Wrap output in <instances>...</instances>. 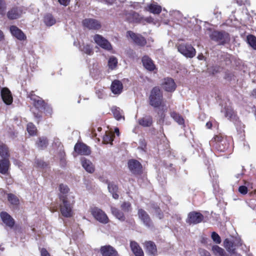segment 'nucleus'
Here are the masks:
<instances>
[{
	"label": "nucleus",
	"instance_id": "1",
	"mask_svg": "<svg viewBox=\"0 0 256 256\" xmlns=\"http://www.w3.org/2000/svg\"><path fill=\"white\" fill-rule=\"evenodd\" d=\"M27 98H29L32 101L33 106L38 110V112H34L33 114L35 118L38 119L37 123L38 124L40 118H42V111H44L46 114L51 116L52 112V107L46 102L42 98L36 95L34 91L32 90L27 94Z\"/></svg>",
	"mask_w": 256,
	"mask_h": 256
},
{
	"label": "nucleus",
	"instance_id": "2",
	"mask_svg": "<svg viewBox=\"0 0 256 256\" xmlns=\"http://www.w3.org/2000/svg\"><path fill=\"white\" fill-rule=\"evenodd\" d=\"M230 137L220 133L214 136L210 142V144L215 150L225 152L230 148Z\"/></svg>",
	"mask_w": 256,
	"mask_h": 256
},
{
	"label": "nucleus",
	"instance_id": "3",
	"mask_svg": "<svg viewBox=\"0 0 256 256\" xmlns=\"http://www.w3.org/2000/svg\"><path fill=\"white\" fill-rule=\"evenodd\" d=\"M58 198L60 201V210L62 216L66 218L72 217L74 214L73 210L74 202H70L66 196L62 194L58 195Z\"/></svg>",
	"mask_w": 256,
	"mask_h": 256
},
{
	"label": "nucleus",
	"instance_id": "4",
	"mask_svg": "<svg viewBox=\"0 0 256 256\" xmlns=\"http://www.w3.org/2000/svg\"><path fill=\"white\" fill-rule=\"evenodd\" d=\"M148 104L154 108H158L163 106V93L158 86H154L150 90L148 96Z\"/></svg>",
	"mask_w": 256,
	"mask_h": 256
},
{
	"label": "nucleus",
	"instance_id": "5",
	"mask_svg": "<svg viewBox=\"0 0 256 256\" xmlns=\"http://www.w3.org/2000/svg\"><path fill=\"white\" fill-rule=\"evenodd\" d=\"M210 39L218 43V45H224L228 44L230 40V36L229 33L225 30H214L209 34Z\"/></svg>",
	"mask_w": 256,
	"mask_h": 256
},
{
	"label": "nucleus",
	"instance_id": "6",
	"mask_svg": "<svg viewBox=\"0 0 256 256\" xmlns=\"http://www.w3.org/2000/svg\"><path fill=\"white\" fill-rule=\"evenodd\" d=\"M178 51L186 58H194L196 54L195 48L190 44L182 43L176 45Z\"/></svg>",
	"mask_w": 256,
	"mask_h": 256
},
{
	"label": "nucleus",
	"instance_id": "7",
	"mask_svg": "<svg viewBox=\"0 0 256 256\" xmlns=\"http://www.w3.org/2000/svg\"><path fill=\"white\" fill-rule=\"evenodd\" d=\"M90 212L93 217L100 222L104 224L108 223L109 218L102 209L96 206L92 207L90 208Z\"/></svg>",
	"mask_w": 256,
	"mask_h": 256
},
{
	"label": "nucleus",
	"instance_id": "8",
	"mask_svg": "<svg viewBox=\"0 0 256 256\" xmlns=\"http://www.w3.org/2000/svg\"><path fill=\"white\" fill-rule=\"evenodd\" d=\"M128 168L134 176H140L142 173V166L140 162L134 159H130L128 162Z\"/></svg>",
	"mask_w": 256,
	"mask_h": 256
},
{
	"label": "nucleus",
	"instance_id": "9",
	"mask_svg": "<svg viewBox=\"0 0 256 256\" xmlns=\"http://www.w3.org/2000/svg\"><path fill=\"white\" fill-rule=\"evenodd\" d=\"M204 218L203 214L200 212L192 211L188 214L186 222L190 224H196L202 222Z\"/></svg>",
	"mask_w": 256,
	"mask_h": 256
},
{
	"label": "nucleus",
	"instance_id": "10",
	"mask_svg": "<svg viewBox=\"0 0 256 256\" xmlns=\"http://www.w3.org/2000/svg\"><path fill=\"white\" fill-rule=\"evenodd\" d=\"M126 36L130 38L138 46H144L146 44V40L144 37L132 30L127 31Z\"/></svg>",
	"mask_w": 256,
	"mask_h": 256
},
{
	"label": "nucleus",
	"instance_id": "11",
	"mask_svg": "<svg viewBox=\"0 0 256 256\" xmlns=\"http://www.w3.org/2000/svg\"><path fill=\"white\" fill-rule=\"evenodd\" d=\"M94 42L102 48L110 51L112 49L110 43L104 38L100 34H96L94 36Z\"/></svg>",
	"mask_w": 256,
	"mask_h": 256
},
{
	"label": "nucleus",
	"instance_id": "12",
	"mask_svg": "<svg viewBox=\"0 0 256 256\" xmlns=\"http://www.w3.org/2000/svg\"><path fill=\"white\" fill-rule=\"evenodd\" d=\"M74 151L78 155L88 156L91 154L90 147L82 142H78L74 146Z\"/></svg>",
	"mask_w": 256,
	"mask_h": 256
},
{
	"label": "nucleus",
	"instance_id": "13",
	"mask_svg": "<svg viewBox=\"0 0 256 256\" xmlns=\"http://www.w3.org/2000/svg\"><path fill=\"white\" fill-rule=\"evenodd\" d=\"M162 87L166 92H173L175 90L176 85L173 78H166L163 80Z\"/></svg>",
	"mask_w": 256,
	"mask_h": 256
},
{
	"label": "nucleus",
	"instance_id": "14",
	"mask_svg": "<svg viewBox=\"0 0 256 256\" xmlns=\"http://www.w3.org/2000/svg\"><path fill=\"white\" fill-rule=\"evenodd\" d=\"M22 8L21 7L14 6L10 8L6 14L7 18L10 20L18 19L22 14Z\"/></svg>",
	"mask_w": 256,
	"mask_h": 256
},
{
	"label": "nucleus",
	"instance_id": "15",
	"mask_svg": "<svg viewBox=\"0 0 256 256\" xmlns=\"http://www.w3.org/2000/svg\"><path fill=\"white\" fill-rule=\"evenodd\" d=\"M126 20L130 23H140L143 18L138 12L132 10L125 14Z\"/></svg>",
	"mask_w": 256,
	"mask_h": 256
},
{
	"label": "nucleus",
	"instance_id": "16",
	"mask_svg": "<svg viewBox=\"0 0 256 256\" xmlns=\"http://www.w3.org/2000/svg\"><path fill=\"white\" fill-rule=\"evenodd\" d=\"M138 214L140 219L146 226L150 228L153 226V223L150 216L142 208L139 209Z\"/></svg>",
	"mask_w": 256,
	"mask_h": 256
},
{
	"label": "nucleus",
	"instance_id": "17",
	"mask_svg": "<svg viewBox=\"0 0 256 256\" xmlns=\"http://www.w3.org/2000/svg\"><path fill=\"white\" fill-rule=\"evenodd\" d=\"M146 254L150 256H156L158 250L156 244L151 240L146 241L144 244Z\"/></svg>",
	"mask_w": 256,
	"mask_h": 256
},
{
	"label": "nucleus",
	"instance_id": "18",
	"mask_svg": "<svg viewBox=\"0 0 256 256\" xmlns=\"http://www.w3.org/2000/svg\"><path fill=\"white\" fill-rule=\"evenodd\" d=\"M100 252L102 256H118L117 250L110 245L102 246Z\"/></svg>",
	"mask_w": 256,
	"mask_h": 256
},
{
	"label": "nucleus",
	"instance_id": "19",
	"mask_svg": "<svg viewBox=\"0 0 256 256\" xmlns=\"http://www.w3.org/2000/svg\"><path fill=\"white\" fill-rule=\"evenodd\" d=\"M0 216L2 222L8 228H12L15 224V220L12 216L6 212H2Z\"/></svg>",
	"mask_w": 256,
	"mask_h": 256
},
{
	"label": "nucleus",
	"instance_id": "20",
	"mask_svg": "<svg viewBox=\"0 0 256 256\" xmlns=\"http://www.w3.org/2000/svg\"><path fill=\"white\" fill-rule=\"evenodd\" d=\"M83 25L89 29L99 30L101 28L100 23L96 20L86 18L82 22Z\"/></svg>",
	"mask_w": 256,
	"mask_h": 256
},
{
	"label": "nucleus",
	"instance_id": "21",
	"mask_svg": "<svg viewBox=\"0 0 256 256\" xmlns=\"http://www.w3.org/2000/svg\"><path fill=\"white\" fill-rule=\"evenodd\" d=\"M11 34L20 40H24L26 39V35L24 32L16 26H12L10 28Z\"/></svg>",
	"mask_w": 256,
	"mask_h": 256
},
{
	"label": "nucleus",
	"instance_id": "22",
	"mask_svg": "<svg viewBox=\"0 0 256 256\" xmlns=\"http://www.w3.org/2000/svg\"><path fill=\"white\" fill-rule=\"evenodd\" d=\"M1 96L4 102L7 105L12 104L13 98L12 93L8 88H3L1 90Z\"/></svg>",
	"mask_w": 256,
	"mask_h": 256
},
{
	"label": "nucleus",
	"instance_id": "23",
	"mask_svg": "<svg viewBox=\"0 0 256 256\" xmlns=\"http://www.w3.org/2000/svg\"><path fill=\"white\" fill-rule=\"evenodd\" d=\"M142 61L144 66L148 71H154L156 69V65L153 60L148 56L142 58Z\"/></svg>",
	"mask_w": 256,
	"mask_h": 256
},
{
	"label": "nucleus",
	"instance_id": "24",
	"mask_svg": "<svg viewBox=\"0 0 256 256\" xmlns=\"http://www.w3.org/2000/svg\"><path fill=\"white\" fill-rule=\"evenodd\" d=\"M130 248L134 256H144L142 249L136 241L130 242Z\"/></svg>",
	"mask_w": 256,
	"mask_h": 256
},
{
	"label": "nucleus",
	"instance_id": "25",
	"mask_svg": "<svg viewBox=\"0 0 256 256\" xmlns=\"http://www.w3.org/2000/svg\"><path fill=\"white\" fill-rule=\"evenodd\" d=\"M138 124L143 127H150L153 124L152 117L150 115H145L138 120Z\"/></svg>",
	"mask_w": 256,
	"mask_h": 256
},
{
	"label": "nucleus",
	"instance_id": "26",
	"mask_svg": "<svg viewBox=\"0 0 256 256\" xmlns=\"http://www.w3.org/2000/svg\"><path fill=\"white\" fill-rule=\"evenodd\" d=\"M110 89L114 94H120L123 89L122 82L119 80H114L112 83Z\"/></svg>",
	"mask_w": 256,
	"mask_h": 256
},
{
	"label": "nucleus",
	"instance_id": "27",
	"mask_svg": "<svg viewBox=\"0 0 256 256\" xmlns=\"http://www.w3.org/2000/svg\"><path fill=\"white\" fill-rule=\"evenodd\" d=\"M10 162L8 158H2L0 160V173L6 174L8 173L10 167Z\"/></svg>",
	"mask_w": 256,
	"mask_h": 256
},
{
	"label": "nucleus",
	"instance_id": "28",
	"mask_svg": "<svg viewBox=\"0 0 256 256\" xmlns=\"http://www.w3.org/2000/svg\"><path fill=\"white\" fill-rule=\"evenodd\" d=\"M107 184L108 191L112 194V198L115 200H118L119 198V195L118 194V185L113 182H107Z\"/></svg>",
	"mask_w": 256,
	"mask_h": 256
},
{
	"label": "nucleus",
	"instance_id": "29",
	"mask_svg": "<svg viewBox=\"0 0 256 256\" xmlns=\"http://www.w3.org/2000/svg\"><path fill=\"white\" fill-rule=\"evenodd\" d=\"M82 164L86 172L89 173H93L94 172V167L92 163L90 160L83 158L81 160Z\"/></svg>",
	"mask_w": 256,
	"mask_h": 256
},
{
	"label": "nucleus",
	"instance_id": "30",
	"mask_svg": "<svg viewBox=\"0 0 256 256\" xmlns=\"http://www.w3.org/2000/svg\"><path fill=\"white\" fill-rule=\"evenodd\" d=\"M224 116L230 120H234L236 119L237 115L234 109L229 106L224 107Z\"/></svg>",
	"mask_w": 256,
	"mask_h": 256
},
{
	"label": "nucleus",
	"instance_id": "31",
	"mask_svg": "<svg viewBox=\"0 0 256 256\" xmlns=\"http://www.w3.org/2000/svg\"><path fill=\"white\" fill-rule=\"evenodd\" d=\"M48 140L46 137L41 136L38 138L36 141V147L41 150H44L48 146Z\"/></svg>",
	"mask_w": 256,
	"mask_h": 256
},
{
	"label": "nucleus",
	"instance_id": "32",
	"mask_svg": "<svg viewBox=\"0 0 256 256\" xmlns=\"http://www.w3.org/2000/svg\"><path fill=\"white\" fill-rule=\"evenodd\" d=\"M224 245L227 251L231 254H235L236 248H234V242L226 238L224 242Z\"/></svg>",
	"mask_w": 256,
	"mask_h": 256
},
{
	"label": "nucleus",
	"instance_id": "33",
	"mask_svg": "<svg viewBox=\"0 0 256 256\" xmlns=\"http://www.w3.org/2000/svg\"><path fill=\"white\" fill-rule=\"evenodd\" d=\"M111 211L112 214L121 222H124L126 220V217L122 212L115 207L111 208Z\"/></svg>",
	"mask_w": 256,
	"mask_h": 256
},
{
	"label": "nucleus",
	"instance_id": "34",
	"mask_svg": "<svg viewBox=\"0 0 256 256\" xmlns=\"http://www.w3.org/2000/svg\"><path fill=\"white\" fill-rule=\"evenodd\" d=\"M170 116L180 125H184L183 117L178 112L173 111L170 113Z\"/></svg>",
	"mask_w": 256,
	"mask_h": 256
},
{
	"label": "nucleus",
	"instance_id": "35",
	"mask_svg": "<svg viewBox=\"0 0 256 256\" xmlns=\"http://www.w3.org/2000/svg\"><path fill=\"white\" fill-rule=\"evenodd\" d=\"M110 110L113 114L114 117L116 120H120L122 118H124V117L122 116V110H121L120 108L116 106H113L111 108Z\"/></svg>",
	"mask_w": 256,
	"mask_h": 256
},
{
	"label": "nucleus",
	"instance_id": "36",
	"mask_svg": "<svg viewBox=\"0 0 256 256\" xmlns=\"http://www.w3.org/2000/svg\"><path fill=\"white\" fill-rule=\"evenodd\" d=\"M212 250L215 255H219L220 256H228L226 252L224 249L218 246L214 245L212 246Z\"/></svg>",
	"mask_w": 256,
	"mask_h": 256
},
{
	"label": "nucleus",
	"instance_id": "37",
	"mask_svg": "<svg viewBox=\"0 0 256 256\" xmlns=\"http://www.w3.org/2000/svg\"><path fill=\"white\" fill-rule=\"evenodd\" d=\"M26 130L30 136H34L37 135V128L32 122H30L27 124Z\"/></svg>",
	"mask_w": 256,
	"mask_h": 256
},
{
	"label": "nucleus",
	"instance_id": "38",
	"mask_svg": "<svg viewBox=\"0 0 256 256\" xmlns=\"http://www.w3.org/2000/svg\"><path fill=\"white\" fill-rule=\"evenodd\" d=\"M148 10L154 14H160L162 12V7L156 4H151L148 6Z\"/></svg>",
	"mask_w": 256,
	"mask_h": 256
},
{
	"label": "nucleus",
	"instance_id": "39",
	"mask_svg": "<svg viewBox=\"0 0 256 256\" xmlns=\"http://www.w3.org/2000/svg\"><path fill=\"white\" fill-rule=\"evenodd\" d=\"M8 200L11 204L14 206H17L20 204V200L17 196L12 193L8 194Z\"/></svg>",
	"mask_w": 256,
	"mask_h": 256
},
{
	"label": "nucleus",
	"instance_id": "40",
	"mask_svg": "<svg viewBox=\"0 0 256 256\" xmlns=\"http://www.w3.org/2000/svg\"><path fill=\"white\" fill-rule=\"evenodd\" d=\"M246 42L254 49L256 50V36L248 34L246 36Z\"/></svg>",
	"mask_w": 256,
	"mask_h": 256
},
{
	"label": "nucleus",
	"instance_id": "41",
	"mask_svg": "<svg viewBox=\"0 0 256 256\" xmlns=\"http://www.w3.org/2000/svg\"><path fill=\"white\" fill-rule=\"evenodd\" d=\"M44 21L47 26H52L56 23V20L51 14H47L44 16Z\"/></svg>",
	"mask_w": 256,
	"mask_h": 256
},
{
	"label": "nucleus",
	"instance_id": "42",
	"mask_svg": "<svg viewBox=\"0 0 256 256\" xmlns=\"http://www.w3.org/2000/svg\"><path fill=\"white\" fill-rule=\"evenodd\" d=\"M0 156L3 158H8L10 156L8 148L4 145L0 146Z\"/></svg>",
	"mask_w": 256,
	"mask_h": 256
},
{
	"label": "nucleus",
	"instance_id": "43",
	"mask_svg": "<svg viewBox=\"0 0 256 256\" xmlns=\"http://www.w3.org/2000/svg\"><path fill=\"white\" fill-rule=\"evenodd\" d=\"M117 58L114 56L110 57L108 61V66H109V68L112 70H114L117 66Z\"/></svg>",
	"mask_w": 256,
	"mask_h": 256
},
{
	"label": "nucleus",
	"instance_id": "44",
	"mask_svg": "<svg viewBox=\"0 0 256 256\" xmlns=\"http://www.w3.org/2000/svg\"><path fill=\"white\" fill-rule=\"evenodd\" d=\"M114 136L110 133H106L103 137V142L105 144H112Z\"/></svg>",
	"mask_w": 256,
	"mask_h": 256
},
{
	"label": "nucleus",
	"instance_id": "45",
	"mask_svg": "<svg viewBox=\"0 0 256 256\" xmlns=\"http://www.w3.org/2000/svg\"><path fill=\"white\" fill-rule=\"evenodd\" d=\"M81 50L88 55H92L94 54L92 48L89 44L82 46V47L81 48Z\"/></svg>",
	"mask_w": 256,
	"mask_h": 256
},
{
	"label": "nucleus",
	"instance_id": "46",
	"mask_svg": "<svg viewBox=\"0 0 256 256\" xmlns=\"http://www.w3.org/2000/svg\"><path fill=\"white\" fill-rule=\"evenodd\" d=\"M120 208L124 212H128L132 209L131 204L128 202H124L121 204Z\"/></svg>",
	"mask_w": 256,
	"mask_h": 256
},
{
	"label": "nucleus",
	"instance_id": "47",
	"mask_svg": "<svg viewBox=\"0 0 256 256\" xmlns=\"http://www.w3.org/2000/svg\"><path fill=\"white\" fill-rule=\"evenodd\" d=\"M34 166L36 168H44L46 167L48 164L42 160L36 159L34 161Z\"/></svg>",
	"mask_w": 256,
	"mask_h": 256
},
{
	"label": "nucleus",
	"instance_id": "48",
	"mask_svg": "<svg viewBox=\"0 0 256 256\" xmlns=\"http://www.w3.org/2000/svg\"><path fill=\"white\" fill-rule=\"evenodd\" d=\"M6 4L4 0H0V16H2L6 14Z\"/></svg>",
	"mask_w": 256,
	"mask_h": 256
},
{
	"label": "nucleus",
	"instance_id": "49",
	"mask_svg": "<svg viewBox=\"0 0 256 256\" xmlns=\"http://www.w3.org/2000/svg\"><path fill=\"white\" fill-rule=\"evenodd\" d=\"M212 240L217 244H220L222 240L220 236L215 232H213L211 235Z\"/></svg>",
	"mask_w": 256,
	"mask_h": 256
},
{
	"label": "nucleus",
	"instance_id": "50",
	"mask_svg": "<svg viewBox=\"0 0 256 256\" xmlns=\"http://www.w3.org/2000/svg\"><path fill=\"white\" fill-rule=\"evenodd\" d=\"M59 190L60 193L62 194H66L68 193L69 188L67 186L64 185V184H60L59 186Z\"/></svg>",
	"mask_w": 256,
	"mask_h": 256
},
{
	"label": "nucleus",
	"instance_id": "51",
	"mask_svg": "<svg viewBox=\"0 0 256 256\" xmlns=\"http://www.w3.org/2000/svg\"><path fill=\"white\" fill-rule=\"evenodd\" d=\"M198 252L200 256H211L210 253L204 248H200Z\"/></svg>",
	"mask_w": 256,
	"mask_h": 256
},
{
	"label": "nucleus",
	"instance_id": "52",
	"mask_svg": "<svg viewBox=\"0 0 256 256\" xmlns=\"http://www.w3.org/2000/svg\"><path fill=\"white\" fill-rule=\"evenodd\" d=\"M238 192L242 194H246L248 193V188L244 186H241L238 188Z\"/></svg>",
	"mask_w": 256,
	"mask_h": 256
},
{
	"label": "nucleus",
	"instance_id": "53",
	"mask_svg": "<svg viewBox=\"0 0 256 256\" xmlns=\"http://www.w3.org/2000/svg\"><path fill=\"white\" fill-rule=\"evenodd\" d=\"M40 256H50V254L46 248H40Z\"/></svg>",
	"mask_w": 256,
	"mask_h": 256
},
{
	"label": "nucleus",
	"instance_id": "54",
	"mask_svg": "<svg viewBox=\"0 0 256 256\" xmlns=\"http://www.w3.org/2000/svg\"><path fill=\"white\" fill-rule=\"evenodd\" d=\"M70 0H58L60 4L64 6H67L69 4Z\"/></svg>",
	"mask_w": 256,
	"mask_h": 256
},
{
	"label": "nucleus",
	"instance_id": "55",
	"mask_svg": "<svg viewBox=\"0 0 256 256\" xmlns=\"http://www.w3.org/2000/svg\"><path fill=\"white\" fill-rule=\"evenodd\" d=\"M156 212L157 213L158 218L161 219L163 218L164 214L160 208H158L156 209Z\"/></svg>",
	"mask_w": 256,
	"mask_h": 256
},
{
	"label": "nucleus",
	"instance_id": "56",
	"mask_svg": "<svg viewBox=\"0 0 256 256\" xmlns=\"http://www.w3.org/2000/svg\"><path fill=\"white\" fill-rule=\"evenodd\" d=\"M206 126L207 128L210 129L212 126V124L210 121H208L206 123Z\"/></svg>",
	"mask_w": 256,
	"mask_h": 256
},
{
	"label": "nucleus",
	"instance_id": "57",
	"mask_svg": "<svg viewBox=\"0 0 256 256\" xmlns=\"http://www.w3.org/2000/svg\"><path fill=\"white\" fill-rule=\"evenodd\" d=\"M4 39V35L2 31L0 30V42Z\"/></svg>",
	"mask_w": 256,
	"mask_h": 256
},
{
	"label": "nucleus",
	"instance_id": "58",
	"mask_svg": "<svg viewBox=\"0 0 256 256\" xmlns=\"http://www.w3.org/2000/svg\"><path fill=\"white\" fill-rule=\"evenodd\" d=\"M116 0H105V2L108 4H112L116 2Z\"/></svg>",
	"mask_w": 256,
	"mask_h": 256
},
{
	"label": "nucleus",
	"instance_id": "59",
	"mask_svg": "<svg viewBox=\"0 0 256 256\" xmlns=\"http://www.w3.org/2000/svg\"><path fill=\"white\" fill-rule=\"evenodd\" d=\"M251 95L252 96H256V88L252 90Z\"/></svg>",
	"mask_w": 256,
	"mask_h": 256
},
{
	"label": "nucleus",
	"instance_id": "60",
	"mask_svg": "<svg viewBox=\"0 0 256 256\" xmlns=\"http://www.w3.org/2000/svg\"><path fill=\"white\" fill-rule=\"evenodd\" d=\"M232 256H242L240 254H236V252H235V254L232 255Z\"/></svg>",
	"mask_w": 256,
	"mask_h": 256
},
{
	"label": "nucleus",
	"instance_id": "61",
	"mask_svg": "<svg viewBox=\"0 0 256 256\" xmlns=\"http://www.w3.org/2000/svg\"><path fill=\"white\" fill-rule=\"evenodd\" d=\"M115 132H116V133H118V134H119V130H118V128H116L115 129Z\"/></svg>",
	"mask_w": 256,
	"mask_h": 256
},
{
	"label": "nucleus",
	"instance_id": "62",
	"mask_svg": "<svg viewBox=\"0 0 256 256\" xmlns=\"http://www.w3.org/2000/svg\"><path fill=\"white\" fill-rule=\"evenodd\" d=\"M198 58L199 60H202V58H203V56L202 55V56L199 55Z\"/></svg>",
	"mask_w": 256,
	"mask_h": 256
},
{
	"label": "nucleus",
	"instance_id": "63",
	"mask_svg": "<svg viewBox=\"0 0 256 256\" xmlns=\"http://www.w3.org/2000/svg\"><path fill=\"white\" fill-rule=\"evenodd\" d=\"M0 250L1 251H3L4 250V248H1V246L0 245Z\"/></svg>",
	"mask_w": 256,
	"mask_h": 256
}]
</instances>
